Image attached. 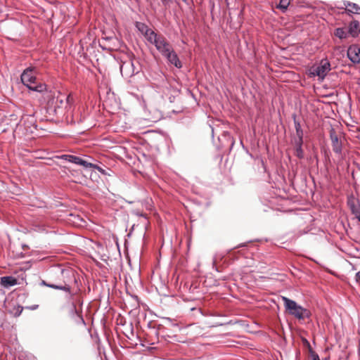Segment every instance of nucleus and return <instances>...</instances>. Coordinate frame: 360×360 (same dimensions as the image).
Returning <instances> with one entry per match:
<instances>
[{
  "label": "nucleus",
  "mask_w": 360,
  "mask_h": 360,
  "mask_svg": "<svg viewBox=\"0 0 360 360\" xmlns=\"http://www.w3.org/2000/svg\"><path fill=\"white\" fill-rule=\"evenodd\" d=\"M136 27L143 35L150 30L146 24L142 22H136Z\"/></svg>",
  "instance_id": "21"
},
{
  "label": "nucleus",
  "mask_w": 360,
  "mask_h": 360,
  "mask_svg": "<svg viewBox=\"0 0 360 360\" xmlns=\"http://www.w3.org/2000/svg\"><path fill=\"white\" fill-rule=\"evenodd\" d=\"M168 62L174 65L176 68L180 69L182 67V63L176 52L174 54H172V57L168 60Z\"/></svg>",
  "instance_id": "17"
},
{
  "label": "nucleus",
  "mask_w": 360,
  "mask_h": 360,
  "mask_svg": "<svg viewBox=\"0 0 360 360\" xmlns=\"http://www.w3.org/2000/svg\"><path fill=\"white\" fill-rule=\"evenodd\" d=\"M305 341H306L307 344H308L309 345V342L307 340H305Z\"/></svg>",
  "instance_id": "34"
},
{
  "label": "nucleus",
  "mask_w": 360,
  "mask_h": 360,
  "mask_svg": "<svg viewBox=\"0 0 360 360\" xmlns=\"http://www.w3.org/2000/svg\"><path fill=\"white\" fill-rule=\"evenodd\" d=\"M144 36L149 43L155 46L156 41H158V40H159V38L162 37V35L158 34L150 29L149 31H148V33H146Z\"/></svg>",
  "instance_id": "14"
},
{
  "label": "nucleus",
  "mask_w": 360,
  "mask_h": 360,
  "mask_svg": "<svg viewBox=\"0 0 360 360\" xmlns=\"http://www.w3.org/2000/svg\"><path fill=\"white\" fill-rule=\"evenodd\" d=\"M160 1L162 4L165 7L169 6L172 3V0H160Z\"/></svg>",
  "instance_id": "27"
},
{
  "label": "nucleus",
  "mask_w": 360,
  "mask_h": 360,
  "mask_svg": "<svg viewBox=\"0 0 360 360\" xmlns=\"http://www.w3.org/2000/svg\"><path fill=\"white\" fill-rule=\"evenodd\" d=\"M46 102L45 108L46 113L52 119L53 117L65 120L67 122H79V119H75L73 115L74 98L71 95L66 96L59 94L55 96L54 92L47 91L43 96Z\"/></svg>",
  "instance_id": "1"
},
{
  "label": "nucleus",
  "mask_w": 360,
  "mask_h": 360,
  "mask_svg": "<svg viewBox=\"0 0 360 360\" xmlns=\"http://www.w3.org/2000/svg\"><path fill=\"white\" fill-rule=\"evenodd\" d=\"M285 310L289 314L293 316L299 320L309 319L311 316V312L306 308L298 304L295 301L286 297H282Z\"/></svg>",
  "instance_id": "3"
},
{
  "label": "nucleus",
  "mask_w": 360,
  "mask_h": 360,
  "mask_svg": "<svg viewBox=\"0 0 360 360\" xmlns=\"http://www.w3.org/2000/svg\"><path fill=\"white\" fill-rule=\"evenodd\" d=\"M330 70V63L327 59L321 60L319 65L314 68L313 74L323 79Z\"/></svg>",
  "instance_id": "5"
},
{
  "label": "nucleus",
  "mask_w": 360,
  "mask_h": 360,
  "mask_svg": "<svg viewBox=\"0 0 360 360\" xmlns=\"http://www.w3.org/2000/svg\"><path fill=\"white\" fill-rule=\"evenodd\" d=\"M344 5L346 7V11L348 13L360 14V6H359L356 4L345 1L344 2Z\"/></svg>",
  "instance_id": "13"
},
{
  "label": "nucleus",
  "mask_w": 360,
  "mask_h": 360,
  "mask_svg": "<svg viewBox=\"0 0 360 360\" xmlns=\"http://www.w3.org/2000/svg\"><path fill=\"white\" fill-rule=\"evenodd\" d=\"M355 281L359 285H360V270L356 274Z\"/></svg>",
  "instance_id": "28"
},
{
  "label": "nucleus",
  "mask_w": 360,
  "mask_h": 360,
  "mask_svg": "<svg viewBox=\"0 0 360 360\" xmlns=\"http://www.w3.org/2000/svg\"><path fill=\"white\" fill-rule=\"evenodd\" d=\"M72 310L75 311V313L78 314L77 310L76 309L75 304L74 302L72 303Z\"/></svg>",
  "instance_id": "33"
},
{
  "label": "nucleus",
  "mask_w": 360,
  "mask_h": 360,
  "mask_svg": "<svg viewBox=\"0 0 360 360\" xmlns=\"http://www.w3.org/2000/svg\"><path fill=\"white\" fill-rule=\"evenodd\" d=\"M52 271H55L56 273L59 272L60 274H62L64 271V269H61V268H56V269H53Z\"/></svg>",
  "instance_id": "30"
},
{
  "label": "nucleus",
  "mask_w": 360,
  "mask_h": 360,
  "mask_svg": "<svg viewBox=\"0 0 360 360\" xmlns=\"http://www.w3.org/2000/svg\"><path fill=\"white\" fill-rule=\"evenodd\" d=\"M120 69L122 77L126 79L130 78L139 72V70L135 68L134 63L131 60L122 62Z\"/></svg>",
  "instance_id": "4"
},
{
  "label": "nucleus",
  "mask_w": 360,
  "mask_h": 360,
  "mask_svg": "<svg viewBox=\"0 0 360 360\" xmlns=\"http://www.w3.org/2000/svg\"><path fill=\"white\" fill-rule=\"evenodd\" d=\"M88 168H94V169H96V170H98L102 174H104V175L107 174L105 169H103L101 167H100L98 165L92 163V166H88Z\"/></svg>",
  "instance_id": "23"
},
{
  "label": "nucleus",
  "mask_w": 360,
  "mask_h": 360,
  "mask_svg": "<svg viewBox=\"0 0 360 360\" xmlns=\"http://www.w3.org/2000/svg\"><path fill=\"white\" fill-rule=\"evenodd\" d=\"M212 266H213V269H214L216 271H218L217 267L216 266V258L215 257L213 258Z\"/></svg>",
  "instance_id": "31"
},
{
  "label": "nucleus",
  "mask_w": 360,
  "mask_h": 360,
  "mask_svg": "<svg viewBox=\"0 0 360 360\" xmlns=\"http://www.w3.org/2000/svg\"><path fill=\"white\" fill-rule=\"evenodd\" d=\"M73 115L74 118L77 120L81 118V120L79 122H69L70 124H79L81 123L85 118L84 115H82V112L79 109H78L76 112H75V107L73 106Z\"/></svg>",
  "instance_id": "20"
},
{
  "label": "nucleus",
  "mask_w": 360,
  "mask_h": 360,
  "mask_svg": "<svg viewBox=\"0 0 360 360\" xmlns=\"http://www.w3.org/2000/svg\"><path fill=\"white\" fill-rule=\"evenodd\" d=\"M35 72V68L29 67L26 68L21 74V82L30 90L41 93L43 96L45 94V92L48 91L46 85L41 82L37 83Z\"/></svg>",
  "instance_id": "2"
},
{
  "label": "nucleus",
  "mask_w": 360,
  "mask_h": 360,
  "mask_svg": "<svg viewBox=\"0 0 360 360\" xmlns=\"http://www.w3.org/2000/svg\"><path fill=\"white\" fill-rule=\"evenodd\" d=\"M348 33L353 37H356L360 33V24L358 20H352L348 25Z\"/></svg>",
  "instance_id": "12"
},
{
  "label": "nucleus",
  "mask_w": 360,
  "mask_h": 360,
  "mask_svg": "<svg viewBox=\"0 0 360 360\" xmlns=\"http://www.w3.org/2000/svg\"><path fill=\"white\" fill-rule=\"evenodd\" d=\"M39 307V305L38 304H34V305H32L31 307H29L30 309L31 310H35L37 309V308Z\"/></svg>",
  "instance_id": "32"
},
{
  "label": "nucleus",
  "mask_w": 360,
  "mask_h": 360,
  "mask_svg": "<svg viewBox=\"0 0 360 360\" xmlns=\"http://www.w3.org/2000/svg\"><path fill=\"white\" fill-rule=\"evenodd\" d=\"M295 148L302 147L303 145V136H296L293 141Z\"/></svg>",
  "instance_id": "22"
},
{
  "label": "nucleus",
  "mask_w": 360,
  "mask_h": 360,
  "mask_svg": "<svg viewBox=\"0 0 360 360\" xmlns=\"http://www.w3.org/2000/svg\"><path fill=\"white\" fill-rule=\"evenodd\" d=\"M184 4H186L187 6H191L193 4V0H181Z\"/></svg>",
  "instance_id": "29"
},
{
  "label": "nucleus",
  "mask_w": 360,
  "mask_h": 360,
  "mask_svg": "<svg viewBox=\"0 0 360 360\" xmlns=\"http://www.w3.org/2000/svg\"><path fill=\"white\" fill-rule=\"evenodd\" d=\"M348 34V31L347 32L343 27H338L334 31V35L340 39H346Z\"/></svg>",
  "instance_id": "16"
},
{
  "label": "nucleus",
  "mask_w": 360,
  "mask_h": 360,
  "mask_svg": "<svg viewBox=\"0 0 360 360\" xmlns=\"http://www.w3.org/2000/svg\"><path fill=\"white\" fill-rule=\"evenodd\" d=\"M174 53H175V51H174L173 48L172 47L167 52L163 53L162 54V56H164L165 58H166L167 60H168L172 57V54H174Z\"/></svg>",
  "instance_id": "25"
},
{
  "label": "nucleus",
  "mask_w": 360,
  "mask_h": 360,
  "mask_svg": "<svg viewBox=\"0 0 360 360\" xmlns=\"http://www.w3.org/2000/svg\"><path fill=\"white\" fill-rule=\"evenodd\" d=\"M294 124L296 131V136H304V131L301 127V124L298 120H296V116L293 115Z\"/></svg>",
  "instance_id": "18"
},
{
  "label": "nucleus",
  "mask_w": 360,
  "mask_h": 360,
  "mask_svg": "<svg viewBox=\"0 0 360 360\" xmlns=\"http://www.w3.org/2000/svg\"><path fill=\"white\" fill-rule=\"evenodd\" d=\"M358 220L360 221V217L358 219Z\"/></svg>",
  "instance_id": "36"
},
{
  "label": "nucleus",
  "mask_w": 360,
  "mask_h": 360,
  "mask_svg": "<svg viewBox=\"0 0 360 360\" xmlns=\"http://www.w3.org/2000/svg\"><path fill=\"white\" fill-rule=\"evenodd\" d=\"M81 320L84 322L83 318L80 316Z\"/></svg>",
  "instance_id": "35"
},
{
  "label": "nucleus",
  "mask_w": 360,
  "mask_h": 360,
  "mask_svg": "<svg viewBox=\"0 0 360 360\" xmlns=\"http://www.w3.org/2000/svg\"><path fill=\"white\" fill-rule=\"evenodd\" d=\"M1 283L5 287L14 286L17 284V279L13 276H3L1 278Z\"/></svg>",
  "instance_id": "15"
},
{
  "label": "nucleus",
  "mask_w": 360,
  "mask_h": 360,
  "mask_svg": "<svg viewBox=\"0 0 360 360\" xmlns=\"http://www.w3.org/2000/svg\"><path fill=\"white\" fill-rule=\"evenodd\" d=\"M155 46L161 54L167 52L172 47L164 36L159 38V40L156 41Z\"/></svg>",
  "instance_id": "10"
},
{
  "label": "nucleus",
  "mask_w": 360,
  "mask_h": 360,
  "mask_svg": "<svg viewBox=\"0 0 360 360\" xmlns=\"http://www.w3.org/2000/svg\"><path fill=\"white\" fill-rule=\"evenodd\" d=\"M295 155L299 159L304 158V151H303L302 147L295 148Z\"/></svg>",
  "instance_id": "24"
},
{
  "label": "nucleus",
  "mask_w": 360,
  "mask_h": 360,
  "mask_svg": "<svg viewBox=\"0 0 360 360\" xmlns=\"http://www.w3.org/2000/svg\"><path fill=\"white\" fill-rule=\"evenodd\" d=\"M330 138L331 140L332 143V148L333 150L335 153L338 155L342 154V143L340 140H339V138L338 135L336 134V132L334 129V128L331 127L330 130Z\"/></svg>",
  "instance_id": "7"
},
{
  "label": "nucleus",
  "mask_w": 360,
  "mask_h": 360,
  "mask_svg": "<svg viewBox=\"0 0 360 360\" xmlns=\"http://www.w3.org/2000/svg\"><path fill=\"white\" fill-rule=\"evenodd\" d=\"M290 0H280L276 8L280 9L283 13H285L290 5Z\"/></svg>",
  "instance_id": "19"
},
{
  "label": "nucleus",
  "mask_w": 360,
  "mask_h": 360,
  "mask_svg": "<svg viewBox=\"0 0 360 360\" xmlns=\"http://www.w3.org/2000/svg\"><path fill=\"white\" fill-rule=\"evenodd\" d=\"M348 58L354 63L360 62V49L357 46H351L347 50Z\"/></svg>",
  "instance_id": "9"
},
{
  "label": "nucleus",
  "mask_w": 360,
  "mask_h": 360,
  "mask_svg": "<svg viewBox=\"0 0 360 360\" xmlns=\"http://www.w3.org/2000/svg\"><path fill=\"white\" fill-rule=\"evenodd\" d=\"M41 285L47 286V287L53 288V289L63 290L69 294L70 298H71L73 295L72 293L71 292L70 287L69 285H56V284H52V283H48L45 281H42L41 282Z\"/></svg>",
  "instance_id": "11"
},
{
  "label": "nucleus",
  "mask_w": 360,
  "mask_h": 360,
  "mask_svg": "<svg viewBox=\"0 0 360 360\" xmlns=\"http://www.w3.org/2000/svg\"><path fill=\"white\" fill-rule=\"evenodd\" d=\"M347 203L352 213L358 219L360 217V200L351 195L347 197Z\"/></svg>",
  "instance_id": "6"
},
{
  "label": "nucleus",
  "mask_w": 360,
  "mask_h": 360,
  "mask_svg": "<svg viewBox=\"0 0 360 360\" xmlns=\"http://www.w3.org/2000/svg\"><path fill=\"white\" fill-rule=\"evenodd\" d=\"M60 158L75 165H82L84 168H88V166H92V163L83 160L79 156L73 155H62Z\"/></svg>",
  "instance_id": "8"
},
{
  "label": "nucleus",
  "mask_w": 360,
  "mask_h": 360,
  "mask_svg": "<svg viewBox=\"0 0 360 360\" xmlns=\"http://www.w3.org/2000/svg\"><path fill=\"white\" fill-rule=\"evenodd\" d=\"M309 352L311 353V356L312 360H320V358H319V356L318 355V354L314 352L310 347H309Z\"/></svg>",
  "instance_id": "26"
}]
</instances>
